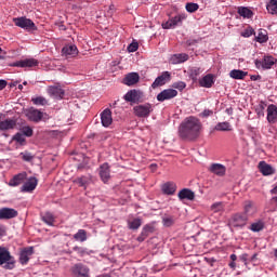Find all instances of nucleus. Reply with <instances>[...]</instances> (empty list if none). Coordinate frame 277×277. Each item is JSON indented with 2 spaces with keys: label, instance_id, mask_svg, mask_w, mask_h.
Instances as JSON below:
<instances>
[{
  "label": "nucleus",
  "instance_id": "f704fd0d",
  "mask_svg": "<svg viewBox=\"0 0 277 277\" xmlns=\"http://www.w3.org/2000/svg\"><path fill=\"white\" fill-rule=\"evenodd\" d=\"M76 185H79V187H84V189L90 185V177L88 176H81L74 181Z\"/></svg>",
  "mask_w": 277,
  "mask_h": 277
},
{
  "label": "nucleus",
  "instance_id": "4c0bfd02",
  "mask_svg": "<svg viewBox=\"0 0 277 277\" xmlns=\"http://www.w3.org/2000/svg\"><path fill=\"white\" fill-rule=\"evenodd\" d=\"M264 224L263 221H258L251 224L250 226V230H252L253 233H261V230H263L264 228Z\"/></svg>",
  "mask_w": 277,
  "mask_h": 277
},
{
  "label": "nucleus",
  "instance_id": "aec40b11",
  "mask_svg": "<svg viewBox=\"0 0 277 277\" xmlns=\"http://www.w3.org/2000/svg\"><path fill=\"white\" fill-rule=\"evenodd\" d=\"M267 122L269 124H276L277 122V106L276 105H268L267 107Z\"/></svg>",
  "mask_w": 277,
  "mask_h": 277
},
{
  "label": "nucleus",
  "instance_id": "2f4dec72",
  "mask_svg": "<svg viewBox=\"0 0 277 277\" xmlns=\"http://www.w3.org/2000/svg\"><path fill=\"white\" fill-rule=\"evenodd\" d=\"M214 131H233V126L227 121L219 122L214 127Z\"/></svg>",
  "mask_w": 277,
  "mask_h": 277
},
{
  "label": "nucleus",
  "instance_id": "13d9d810",
  "mask_svg": "<svg viewBox=\"0 0 277 277\" xmlns=\"http://www.w3.org/2000/svg\"><path fill=\"white\" fill-rule=\"evenodd\" d=\"M240 260L242 261V263H247L248 261V254L243 253L242 255H240Z\"/></svg>",
  "mask_w": 277,
  "mask_h": 277
},
{
  "label": "nucleus",
  "instance_id": "1a4fd4ad",
  "mask_svg": "<svg viewBox=\"0 0 277 277\" xmlns=\"http://www.w3.org/2000/svg\"><path fill=\"white\" fill-rule=\"evenodd\" d=\"M259 212V208L254 201H245L243 203V213L246 217H254V214Z\"/></svg>",
  "mask_w": 277,
  "mask_h": 277
},
{
  "label": "nucleus",
  "instance_id": "6e6552de",
  "mask_svg": "<svg viewBox=\"0 0 277 277\" xmlns=\"http://www.w3.org/2000/svg\"><path fill=\"white\" fill-rule=\"evenodd\" d=\"M175 96H179V91L174 89H167L157 95V101L163 103V101H170L172 98H175Z\"/></svg>",
  "mask_w": 277,
  "mask_h": 277
},
{
  "label": "nucleus",
  "instance_id": "774afa93",
  "mask_svg": "<svg viewBox=\"0 0 277 277\" xmlns=\"http://www.w3.org/2000/svg\"><path fill=\"white\" fill-rule=\"evenodd\" d=\"M275 256H276V259H277V249L275 250Z\"/></svg>",
  "mask_w": 277,
  "mask_h": 277
},
{
  "label": "nucleus",
  "instance_id": "e433bc0d",
  "mask_svg": "<svg viewBox=\"0 0 277 277\" xmlns=\"http://www.w3.org/2000/svg\"><path fill=\"white\" fill-rule=\"evenodd\" d=\"M268 14H277V0H269L266 5Z\"/></svg>",
  "mask_w": 277,
  "mask_h": 277
},
{
  "label": "nucleus",
  "instance_id": "6ab92c4d",
  "mask_svg": "<svg viewBox=\"0 0 277 277\" xmlns=\"http://www.w3.org/2000/svg\"><path fill=\"white\" fill-rule=\"evenodd\" d=\"M16 215H18V212L12 208L0 209V220H12Z\"/></svg>",
  "mask_w": 277,
  "mask_h": 277
},
{
  "label": "nucleus",
  "instance_id": "e2e57ef3",
  "mask_svg": "<svg viewBox=\"0 0 277 277\" xmlns=\"http://www.w3.org/2000/svg\"><path fill=\"white\" fill-rule=\"evenodd\" d=\"M229 267H232V269H235V267H236L235 262H230V263H229Z\"/></svg>",
  "mask_w": 277,
  "mask_h": 277
},
{
  "label": "nucleus",
  "instance_id": "37998d69",
  "mask_svg": "<svg viewBox=\"0 0 277 277\" xmlns=\"http://www.w3.org/2000/svg\"><path fill=\"white\" fill-rule=\"evenodd\" d=\"M174 222H175L174 216L164 215V216L162 217V224H163V226L170 227V226L174 225Z\"/></svg>",
  "mask_w": 277,
  "mask_h": 277
},
{
  "label": "nucleus",
  "instance_id": "72a5a7b5",
  "mask_svg": "<svg viewBox=\"0 0 277 277\" xmlns=\"http://www.w3.org/2000/svg\"><path fill=\"white\" fill-rule=\"evenodd\" d=\"M63 55H77V45H65L62 50Z\"/></svg>",
  "mask_w": 277,
  "mask_h": 277
},
{
  "label": "nucleus",
  "instance_id": "8fccbe9b",
  "mask_svg": "<svg viewBox=\"0 0 277 277\" xmlns=\"http://www.w3.org/2000/svg\"><path fill=\"white\" fill-rule=\"evenodd\" d=\"M34 105H47V100L42 96L32 98Z\"/></svg>",
  "mask_w": 277,
  "mask_h": 277
},
{
  "label": "nucleus",
  "instance_id": "f3484780",
  "mask_svg": "<svg viewBox=\"0 0 277 277\" xmlns=\"http://www.w3.org/2000/svg\"><path fill=\"white\" fill-rule=\"evenodd\" d=\"M100 176L103 183H109V180L111 179V171L109 170L108 163H103L100 167Z\"/></svg>",
  "mask_w": 277,
  "mask_h": 277
},
{
  "label": "nucleus",
  "instance_id": "393cba45",
  "mask_svg": "<svg viewBox=\"0 0 277 277\" xmlns=\"http://www.w3.org/2000/svg\"><path fill=\"white\" fill-rule=\"evenodd\" d=\"M259 169L264 176H269L275 172L274 168H272V166L267 164L265 161H261L259 163Z\"/></svg>",
  "mask_w": 277,
  "mask_h": 277
},
{
  "label": "nucleus",
  "instance_id": "f8f14e48",
  "mask_svg": "<svg viewBox=\"0 0 277 277\" xmlns=\"http://www.w3.org/2000/svg\"><path fill=\"white\" fill-rule=\"evenodd\" d=\"M143 93L137 90H130L126 95L123 96L124 101L127 103H140L142 100Z\"/></svg>",
  "mask_w": 277,
  "mask_h": 277
},
{
  "label": "nucleus",
  "instance_id": "3c124183",
  "mask_svg": "<svg viewBox=\"0 0 277 277\" xmlns=\"http://www.w3.org/2000/svg\"><path fill=\"white\" fill-rule=\"evenodd\" d=\"M140 49V44L137 42H132L128 45V52L129 53H135Z\"/></svg>",
  "mask_w": 277,
  "mask_h": 277
},
{
  "label": "nucleus",
  "instance_id": "7c9ffc66",
  "mask_svg": "<svg viewBox=\"0 0 277 277\" xmlns=\"http://www.w3.org/2000/svg\"><path fill=\"white\" fill-rule=\"evenodd\" d=\"M238 14L242 16V18H252V16H254L252 10L246 6L238 8Z\"/></svg>",
  "mask_w": 277,
  "mask_h": 277
},
{
  "label": "nucleus",
  "instance_id": "69168bd1",
  "mask_svg": "<svg viewBox=\"0 0 277 277\" xmlns=\"http://www.w3.org/2000/svg\"><path fill=\"white\" fill-rule=\"evenodd\" d=\"M3 233H5V232L3 230V227H1V225H0V237H2Z\"/></svg>",
  "mask_w": 277,
  "mask_h": 277
},
{
  "label": "nucleus",
  "instance_id": "0eeeda50",
  "mask_svg": "<svg viewBox=\"0 0 277 277\" xmlns=\"http://www.w3.org/2000/svg\"><path fill=\"white\" fill-rule=\"evenodd\" d=\"M38 187V179L30 176L26 180V182L21 187V192L26 194H31Z\"/></svg>",
  "mask_w": 277,
  "mask_h": 277
},
{
  "label": "nucleus",
  "instance_id": "c03bdc74",
  "mask_svg": "<svg viewBox=\"0 0 277 277\" xmlns=\"http://www.w3.org/2000/svg\"><path fill=\"white\" fill-rule=\"evenodd\" d=\"M42 220L45 224L49 226H53V222H55V217L51 214V212H47L43 216Z\"/></svg>",
  "mask_w": 277,
  "mask_h": 277
},
{
  "label": "nucleus",
  "instance_id": "603ef678",
  "mask_svg": "<svg viewBox=\"0 0 277 277\" xmlns=\"http://www.w3.org/2000/svg\"><path fill=\"white\" fill-rule=\"evenodd\" d=\"M173 88H175V90L183 91V90H185V88H187V84L183 81H179V82L173 83Z\"/></svg>",
  "mask_w": 277,
  "mask_h": 277
},
{
  "label": "nucleus",
  "instance_id": "c9c22d12",
  "mask_svg": "<svg viewBox=\"0 0 277 277\" xmlns=\"http://www.w3.org/2000/svg\"><path fill=\"white\" fill-rule=\"evenodd\" d=\"M142 226V219H133L128 221V227L130 230H137Z\"/></svg>",
  "mask_w": 277,
  "mask_h": 277
},
{
  "label": "nucleus",
  "instance_id": "f03ea898",
  "mask_svg": "<svg viewBox=\"0 0 277 277\" xmlns=\"http://www.w3.org/2000/svg\"><path fill=\"white\" fill-rule=\"evenodd\" d=\"M0 265H3L4 269H14L16 265V260L8 248L0 247Z\"/></svg>",
  "mask_w": 277,
  "mask_h": 277
},
{
  "label": "nucleus",
  "instance_id": "c756f323",
  "mask_svg": "<svg viewBox=\"0 0 277 277\" xmlns=\"http://www.w3.org/2000/svg\"><path fill=\"white\" fill-rule=\"evenodd\" d=\"M274 64H276V58H274V56H265L261 62L262 68L266 70H269Z\"/></svg>",
  "mask_w": 277,
  "mask_h": 277
},
{
  "label": "nucleus",
  "instance_id": "ea45409f",
  "mask_svg": "<svg viewBox=\"0 0 277 277\" xmlns=\"http://www.w3.org/2000/svg\"><path fill=\"white\" fill-rule=\"evenodd\" d=\"M256 38V42L263 43V42H267L268 38H267V31L260 29L258 32Z\"/></svg>",
  "mask_w": 277,
  "mask_h": 277
},
{
  "label": "nucleus",
  "instance_id": "a211bd4d",
  "mask_svg": "<svg viewBox=\"0 0 277 277\" xmlns=\"http://www.w3.org/2000/svg\"><path fill=\"white\" fill-rule=\"evenodd\" d=\"M31 254H34V247L23 249L19 253V263H22V265H27Z\"/></svg>",
  "mask_w": 277,
  "mask_h": 277
},
{
  "label": "nucleus",
  "instance_id": "39448f33",
  "mask_svg": "<svg viewBox=\"0 0 277 277\" xmlns=\"http://www.w3.org/2000/svg\"><path fill=\"white\" fill-rule=\"evenodd\" d=\"M172 79V75L170 71H163L160 76H158L155 81L151 84V88L155 90L157 88H160L161 85H166L168 81Z\"/></svg>",
  "mask_w": 277,
  "mask_h": 277
},
{
  "label": "nucleus",
  "instance_id": "79ce46f5",
  "mask_svg": "<svg viewBox=\"0 0 277 277\" xmlns=\"http://www.w3.org/2000/svg\"><path fill=\"white\" fill-rule=\"evenodd\" d=\"M211 211L213 213H222L224 212V203L223 202H215L211 206Z\"/></svg>",
  "mask_w": 277,
  "mask_h": 277
},
{
  "label": "nucleus",
  "instance_id": "680f3d73",
  "mask_svg": "<svg viewBox=\"0 0 277 277\" xmlns=\"http://www.w3.org/2000/svg\"><path fill=\"white\" fill-rule=\"evenodd\" d=\"M230 259H232L233 262H235V261H237V255L236 254H232Z\"/></svg>",
  "mask_w": 277,
  "mask_h": 277
},
{
  "label": "nucleus",
  "instance_id": "7ed1b4c3",
  "mask_svg": "<svg viewBox=\"0 0 277 277\" xmlns=\"http://www.w3.org/2000/svg\"><path fill=\"white\" fill-rule=\"evenodd\" d=\"M134 116L137 118H148L153 114V105L142 104L133 107Z\"/></svg>",
  "mask_w": 277,
  "mask_h": 277
},
{
  "label": "nucleus",
  "instance_id": "4468645a",
  "mask_svg": "<svg viewBox=\"0 0 277 277\" xmlns=\"http://www.w3.org/2000/svg\"><path fill=\"white\" fill-rule=\"evenodd\" d=\"M12 66H15L17 68H34L38 66V61L36 58H26L13 63Z\"/></svg>",
  "mask_w": 277,
  "mask_h": 277
},
{
  "label": "nucleus",
  "instance_id": "cd10ccee",
  "mask_svg": "<svg viewBox=\"0 0 277 277\" xmlns=\"http://www.w3.org/2000/svg\"><path fill=\"white\" fill-rule=\"evenodd\" d=\"M187 60H189V55L182 53L172 55L170 62L171 64H183V62H187Z\"/></svg>",
  "mask_w": 277,
  "mask_h": 277
},
{
  "label": "nucleus",
  "instance_id": "a19ab883",
  "mask_svg": "<svg viewBox=\"0 0 277 277\" xmlns=\"http://www.w3.org/2000/svg\"><path fill=\"white\" fill-rule=\"evenodd\" d=\"M201 72H202V69H200L199 67L190 68V70H189L190 79H193V81H196L198 79V77H200Z\"/></svg>",
  "mask_w": 277,
  "mask_h": 277
},
{
  "label": "nucleus",
  "instance_id": "ddd939ff",
  "mask_svg": "<svg viewBox=\"0 0 277 277\" xmlns=\"http://www.w3.org/2000/svg\"><path fill=\"white\" fill-rule=\"evenodd\" d=\"M16 27H21L22 29H34L36 27V24L31 22V19L26 17H17L13 19Z\"/></svg>",
  "mask_w": 277,
  "mask_h": 277
},
{
  "label": "nucleus",
  "instance_id": "58836bf2",
  "mask_svg": "<svg viewBox=\"0 0 277 277\" xmlns=\"http://www.w3.org/2000/svg\"><path fill=\"white\" fill-rule=\"evenodd\" d=\"M74 239H76V241H85L88 239L85 229H79L78 233L74 235Z\"/></svg>",
  "mask_w": 277,
  "mask_h": 277
},
{
  "label": "nucleus",
  "instance_id": "b1692460",
  "mask_svg": "<svg viewBox=\"0 0 277 277\" xmlns=\"http://www.w3.org/2000/svg\"><path fill=\"white\" fill-rule=\"evenodd\" d=\"M177 196L180 200H194V198H196V194H194L189 188H183L180 190Z\"/></svg>",
  "mask_w": 277,
  "mask_h": 277
},
{
  "label": "nucleus",
  "instance_id": "5701e85b",
  "mask_svg": "<svg viewBox=\"0 0 277 277\" xmlns=\"http://www.w3.org/2000/svg\"><path fill=\"white\" fill-rule=\"evenodd\" d=\"M126 85H135V83L140 82V74L137 72H130L126 76L123 80Z\"/></svg>",
  "mask_w": 277,
  "mask_h": 277
},
{
  "label": "nucleus",
  "instance_id": "de8ad7c7",
  "mask_svg": "<svg viewBox=\"0 0 277 277\" xmlns=\"http://www.w3.org/2000/svg\"><path fill=\"white\" fill-rule=\"evenodd\" d=\"M254 35V28L252 27H247L242 32L241 36L242 38H250V36Z\"/></svg>",
  "mask_w": 277,
  "mask_h": 277
},
{
  "label": "nucleus",
  "instance_id": "bf43d9fd",
  "mask_svg": "<svg viewBox=\"0 0 277 277\" xmlns=\"http://www.w3.org/2000/svg\"><path fill=\"white\" fill-rule=\"evenodd\" d=\"M261 79V76L252 75L251 76V81H259Z\"/></svg>",
  "mask_w": 277,
  "mask_h": 277
},
{
  "label": "nucleus",
  "instance_id": "412c9836",
  "mask_svg": "<svg viewBox=\"0 0 277 277\" xmlns=\"http://www.w3.org/2000/svg\"><path fill=\"white\" fill-rule=\"evenodd\" d=\"M27 179V172H22L13 176L9 182V187H18Z\"/></svg>",
  "mask_w": 277,
  "mask_h": 277
},
{
  "label": "nucleus",
  "instance_id": "2eb2a0df",
  "mask_svg": "<svg viewBox=\"0 0 277 277\" xmlns=\"http://www.w3.org/2000/svg\"><path fill=\"white\" fill-rule=\"evenodd\" d=\"M101 122L102 127H111V123L114 122V118L111 117V109L106 108L101 113Z\"/></svg>",
  "mask_w": 277,
  "mask_h": 277
},
{
  "label": "nucleus",
  "instance_id": "473e14b6",
  "mask_svg": "<svg viewBox=\"0 0 277 277\" xmlns=\"http://www.w3.org/2000/svg\"><path fill=\"white\" fill-rule=\"evenodd\" d=\"M201 88H211L213 85V76L207 75L199 81Z\"/></svg>",
  "mask_w": 277,
  "mask_h": 277
},
{
  "label": "nucleus",
  "instance_id": "a18cd8bd",
  "mask_svg": "<svg viewBox=\"0 0 277 277\" xmlns=\"http://www.w3.org/2000/svg\"><path fill=\"white\" fill-rule=\"evenodd\" d=\"M259 118L265 116V103L261 102L255 109Z\"/></svg>",
  "mask_w": 277,
  "mask_h": 277
},
{
  "label": "nucleus",
  "instance_id": "864d4df0",
  "mask_svg": "<svg viewBox=\"0 0 277 277\" xmlns=\"http://www.w3.org/2000/svg\"><path fill=\"white\" fill-rule=\"evenodd\" d=\"M186 10L190 13H194V12L198 11V4L197 3H187Z\"/></svg>",
  "mask_w": 277,
  "mask_h": 277
},
{
  "label": "nucleus",
  "instance_id": "6e6d98bb",
  "mask_svg": "<svg viewBox=\"0 0 277 277\" xmlns=\"http://www.w3.org/2000/svg\"><path fill=\"white\" fill-rule=\"evenodd\" d=\"M202 116L205 118H209V116H213V110L206 109V110L202 111Z\"/></svg>",
  "mask_w": 277,
  "mask_h": 277
},
{
  "label": "nucleus",
  "instance_id": "338daca9",
  "mask_svg": "<svg viewBox=\"0 0 277 277\" xmlns=\"http://www.w3.org/2000/svg\"><path fill=\"white\" fill-rule=\"evenodd\" d=\"M273 200H274L275 202H277V197H273Z\"/></svg>",
  "mask_w": 277,
  "mask_h": 277
},
{
  "label": "nucleus",
  "instance_id": "a878e982",
  "mask_svg": "<svg viewBox=\"0 0 277 277\" xmlns=\"http://www.w3.org/2000/svg\"><path fill=\"white\" fill-rule=\"evenodd\" d=\"M16 127V120L14 119H5L0 121V131H10Z\"/></svg>",
  "mask_w": 277,
  "mask_h": 277
},
{
  "label": "nucleus",
  "instance_id": "423d86ee",
  "mask_svg": "<svg viewBox=\"0 0 277 277\" xmlns=\"http://www.w3.org/2000/svg\"><path fill=\"white\" fill-rule=\"evenodd\" d=\"M25 116L31 122H40V120H42V118H44V113H42L36 108H29L25 111Z\"/></svg>",
  "mask_w": 277,
  "mask_h": 277
},
{
  "label": "nucleus",
  "instance_id": "20e7f679",
  "mask_svg": "<svg viewBox=\"0 0 277 277\" xmlns=\"http://www.w3.org/2000/svg\"><path fill=\"white\" fill-rule=\"evenodd\" d=\"M71 276L75 277H90V268L84 264L77 263L70 268Z\"/></svg>",
  "mask_w": 277,
  "mask_h": 277
},
{
  "label": "nucleus",
  "instance_id": "c85d7f7f",
  "mask_svg": "<svg viewBox=\"0 0 277 277\" xmlns=\"http://www.w3.org/2000/svg\"><path fill=\"white\" fill-rule=\"evenodd\" d=\"M229 77L232 79H238V80H243L246 77H248V71H243L240 69H233L229 71Z\"/></svg>",
  "mask_w": 277,
  "mask_h": 277
},
{
  "label": "nucleus",
  "instance_id": "4d7b16f0",
  "mask_svg": "<svg viewBox=\"0 0 277 277\" xmlns=\"http://www.w3.org/2000/svg\"><path fill=\"white\" fill-rule=\"evenodd\" d=\"M8 85V81L0 80V90H5V87Z\"/></svg>",
  "mask_w": 277,
  "mask_h": 277
},
{
  "label": "nucleus",
  "instance_id": "bb28decb",
  "mask_svg": "<svg viewBox=\"0 0 277 277\" xmlns=\"http://www.w3.org/2000/svg\"><path fill=\"white\" fill-rule=\"evenodd\" d=\"M48 93L50 96H53V98H63L64 97V90L58 87H49Z\"/></svg>",
  "mask_w": 277,
  "mask_h": 277
},
{
  "label": "nucleus",
  "instance_id": "f257e3e1",
  "mask_svg": "<svg viewBox=\"0 0 277 277\" xmlns=\"http://www.w3.org/2000/svg\"><path fill=\"white\" fill-rule=\"evenodd\" d=\"M202 131V123L196 117L185 118L179 127V136L182 140H196Z\"/></svg>",
  "mask_w": 277,
  "mask_h": 277
},
{
  "label": "nucleus",
  "instance_id": "dca6fc26",
  "mask_svg": "<svg viewBox=\"0 0 277 277\" xmlns=\"http://www.w3.org/2000/svg\"><path fill=\"white\" fill-rule=\"evenodd\" d=\"M209 172H211V174H215V176H225L226 167L222 163H212L209 167Z\"/></svg>",
  "mask_w": 277,
  "mask_h": 277
},
{
  "label": "nucleus",
  "instance_id": "5fc2aeb1",
  "mask_svg": "<svg viewBox=\"0 0 277 277\" xmlns=\"http://www.w3.org/2000/svg\"><path fill=\"white\" fill-rule=\"evenodd\" d=\"M23 155V159L24 161H31V159H34V156H31V154H22Z\"/></svg>",
  "mask_w": 277,
  "mask_h": 277
},
{
  "label": "nucleus",
  "instance_id": "9b49d317",
  "mask_svg": "<svg viewBox=\"0 0 277 277\" xmlns=\"http://www.w3.org/2000/svg\"><path fill=\"white\" fill-rule=\"evenodd\" d=\"M230 224L235 227V228H243V226H246L248 224V219L246 215L243 214H235L232 219H230Z\"/></svg>",
  "mask_w": 277,
  "mask_h": 277
},
{
  "label": "nucleus",
  "instance_id": "052dcab7",
  "mask_svg": "<svg viewBox=\"0 0 277 277\" xmlns=\"http://www.w3.org/2000/svg\"><path fill=\"white\" fill-rule=\"evenodd\" d=\"M5 55V51H3V49L0 48V60H3Z\"/></svg>",
  "mask_w": 277,
  "mask_h": 277
},
{
  "label": "nucleus",
  "instance_id": "49530a36",
  "mask_svg": "<svg viewBox=\"0 0 277 277\" xmlns=\"http://www.w3.org/2000/svg\"><path fill=\"white\" fill-rule=\"evenodd\" d=\"M22 133L26 137H31V135H34V129H31L29 126H25L22 128Z\"/></svg>",
  "mask_w": 277,
  "mask_h": 277
},
{
  "label": "nucleus",
  "instance_id": "0e129e2a",
  "mask_svg": "<svg viewBox=\"0 0 277 277\" xmlns=\"http://www.w3.org/2000/svg\"><path fill=\"white\" fill-rule=\"evenodd\" d=\"M271 194H277V186H275L272 190Z\"/></svg>",
  "mask_w": 277,
  "mask_h": 277
},
{
  "label": "nucleus",
  "instance_id": "4be33fe9",
  "mask_svg": "<svg viewBox=\"0 0 277 277\" xmlns=\"http://www.w3.org/2000/svg\"><path fill=\"white\" fill-rule=\"evenodd\" d=\"M161 190L167 196H172L176 193V184L174 182H167L161 186Z\"/></svg>",
  "mask_w": 277,
  "mask_h": 277
},
{
  "label": "nucleus",
  "instance_id": "09e8293b",
  "mask_svg": "<svg viewBox=\"0 0 277 277\" xmlns=\"http://www.w3.org/2000/svg\"><path fill=\"white\" fill-rule=\"evenodd\" d=\"M14 142H17L18 144H25V135L23 133H16L13 136Z\"/></svg>",
  "mask_w": 277,
  "mask_h": 277
},
{
  "label": "nucleus",
  "instance_id": "9d476101",
  "mask_svg": "<svg viewBox=\"0 0 277 277\" xmlns=\"http://www.w3.org/2000/svg\"><path fill=\"white\" fill-rule=\"evenodd\" d=\"M185 21V15H176L169 21L162 23V29H174L177 25H181Z\"/></svg>",
  "mask_w": 277,
  "mask_h": 277
}]
</instances>
